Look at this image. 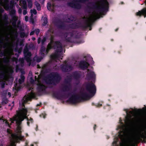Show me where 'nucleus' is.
I'll list each match as a JSON object with an SVG mask.
<instances>
[{
    "mask_svg": "<svg viewBox=\"0 0 146 146\" xmlns=\"http://www.w3.org/2000/svg\"><path fill=\"white\" fill-rule=\"evenodd\" d=\"M126 115L125 116L124 122H122L121 118H119V123L117 130H119L118 134L115 136L113 144L117 145L119 141L120 146H128V111H125Z\"/></svg>",
    "mask_w": 146,
    "mask_h": 146,
    "instance_id": "obj_1",
    "label": "nucleus"
},
{
    "mask_svg": "<svg viewBox=\"0 0 146 146\" xmlns=\"http://www.w3.org/2000/svg\"><path fill=\"white\" fill-rule=\"evenodd\" d=\"M99 3L100 5H96L94 2H91L90 4L92 5V7L90 6L88 7L90 9L96 10V12L100 14H103L108 11L109 3L107 0H100Z\"/></svg>",
    "mask_w": 146,
    "mask_h": 146,
    "instance_id": "obj_2",
    "label": "nucleus"
},
{
    "mask_svg": "<svg viewBox=\"0 0 146 146\" xmlns=\"http://www.w3.org/2000/svg\"><path fill=\"white\" fill-rule=\"evenodd\" d=\"M61 79V77L58 73L53 72L46 77L45 81L47 84H52L55 85L60 82Z\"/></svg>",
    "mask_w": 146,
    "mask_h": 146,
    "instance_id": "obj_3",
    "label": "nucleus"
},
{
    "mask_svg": "<svg viewBox=\"0 0 146 146\" xmlns=\"http://www.w3.org/2000/svg\"><path fill=\"white\" fill-rule=\"evenodd\" d=\"M143 134L140 129L136 130L130 139L128 137V146H135V144L139 142L141 138H143Z\"/></svg>",
    "mask_w": 146,
    "mask_h": 146,
    "instance_id": "obj_4",
    "label": "nucleus"
},
{
    "mask_svg": "<svg viewBox=\"0 0 146 146\" xmlns=\"http://www.w3.org/2000/svg\"><path fill=\"white\" fill-rule=\"evenodd\" d=\"M48 47L50 49H55L56 48V51L57 52H61L62 48V44L59 41H54V40H50V42L48 45Z\"/></svg>",
    "mask_w": 146,
    "mask_h": 146,
    "instance_id": "obj_5",
    "label": "nucleus"
},
{
    "mask_svg": "<svg viewBox=\"0 0 146 146\" xmlns=\"http://www.w3.org/2000/svg\"><path fill=\"white\" fill-rule=\"evenodd\" d=\"M89 0H74L68 3V6L72 8L80 9L81 8V5L78 2L84 3L88 1Z\"/></svg>",
    "mask_w": 146,
    "mask_h": 146,
    "instance_id": "obj_6",
    "label": "nucleus"
},
{
    "mask_svg": "<svg viewBox=\"0 0 146 146\" xmlns=\"http://www.w3.org/2000/svg\"><path fill=\"white\" fill-rule=\"evenodd\" d=\"M86 91L91 94V95H94L96 92V87L95 84L92 82L88 83L86 85Z\"/></svg>",
    "mask_w": 146,
    "mask_h": 146,
    "instance_id": "obj_7",
    "label": "nucleus"
},
{
    "mask_svg": "<svg viewBox=\"0 0 146 146\" xmlns=\"http://www.w3.org/2000/svg\"><path fill=\"white\" fill-rule=\"evenodd\" d=\"M67 61L65 60L64 64L60 65V68L62 71L64 72H69L73 69V66L67 63Z\"/></svg>",
    "mask_w": 146,
    "mask_h": 146,
    "instance_id": "obj_8",
    "label": "nucleus"
},
{
    "mask_svg": "<svg viewBox=\"0 0 146 146\" xmlns=\"http://www.w3.org/2000/svg\"><path fill=\"white\" fill-rule=\"evenodd\" d=\"M68 27L69 28L72 29L80 28L82 30H85L88 27V26L87 25H84L80 22H74L69 24Z\"/></svg>",
    "mask_w": 146,
    "mask_h": 146,
    "instance_id": "obj_9",
    "label": "nucleus"
},
{
    "mask_svg": "<svg viewBox=\"0 0 146 146\" xmlns=\"http://www.w3.org/2000/svg\"><path fill=\"white\" fill-rule=\"evenodd\" d=\"M35 96V94L31 91L30 94H26L25 96L22 99L23 106L25 107V104L27 103L29 101H31L32 98Z\"/></svg>",
    "mask_w": 146,
    "mask_h": 146,
    "instance_id": "obj_10",
    "label": "nucleus"
},
{
    "mask_svg": "<svg viewBox=\"0 0 146 146\" xmlns=\"http://www.w3.org/2000/svg\"><path fill=\"white\" fill-rule=\"evenodd\" d=\"M25 118L21 117L18 115H16L12 118H10V120L11 123H13L14 121H16V122L17 126H20L22 121H23Z\"/></svg>",
    "mask_w": 146,
    "mask_h": 146,
    "instance_id": "obj_11",
    "label": "nucleus"
},
{
    "mask_svg": "<svg viewBox=\"0 0 146 146\" xmlns=\"http://www.w3.org/2000/svg\"><path fill=\"white\" fill-rule=\"evenodd\" d=\"M24 59L28 62L31 63L32 59L31 57L32 56L31 53L29 51V50L27 47H25L24 48L23 51Z\"/></svg>",
    "mask_w": 146,
    "mask_h": 146,
    "instance_id": "obj_12",
    "label": "nucleus"
},
{
    "mask_svg": "<svg viewBox=\"0 0 146 146\" xmlns=\"http://www.w3.org/2000/svg\"><path fill=\"white\" fill-rule=\"evenodd\" d=\"M10 14L11 17V22L12 25L15 27L17 22L18 19V17L16 15V11L15 9H12L10 12Z\"/></svg>",
    "mask_w": 146,
    "mask_h": 146,
    "instance_id": "obj_13",
    "label": "nucleus"
},
{
    "mask_svg": "<svg viewBox=\"0 0 146 146\" xmlns=\"http://www.w3.org/2000/svg\"><path fill=\"white\" fill-rule=\"evenodd\" d=\"M53 23L54 25L58 28L64 29L65 27L64 23L60 19H55L53 21Z\"/></svg>",
    "mask_w": 146,
    "mask_h": 146,
    "instance_id": "obj_14",
    "label": "nucleus"
},
{
    "mask_svg": "<svg viewBox=\"0 0 146 146\" xmlns=\"http://www.w3.org/2000/svg\"><path fill=\"white\" fill-rule=\"evenodd\" d=\"M79 100H80L79 96L75 94L72 95L67 101L71 104H75Z\"/></svg>",
    "mask_w": 146,
    "mask_h": 146,
    "instance_id": "obj_15",
    "label": "nucleus"
},
{
    "mask_svg": "<svg viewBox=\"0 0 146 146\" xmlns=\"http://www.w3.org/2000/svg\"><path fill=\"white\" fill-rule=\"evenodd\" d=\"M92 96L86 92H81L79 96L80 99L81 100H89Z\"/></svg>",
    "mask_w": 146,
    "mask_h": 146,
    "instance_id": "obj_16",
    "label": "nucleus"
},
{
    "mask_svg": "<svg viewBox=\"0 0 146 146\" xmlns=\"http://www.w3.org/2000/svg\"><path fill=\"white\" fill-rule=\"evenodd\" d=\"M89 65L88 63L84 60L80 61L78 64L79 67L83 70L87 69Z\"/></svg>",
    "mask_w": 146,
    "mask_h": 146,
    "instance_id": "obj_17",
    "label": "nucleus"
},
{
    "mask_svg": "<svg viewBox=\"0 0 146 146\" xmlns=\"http://www.w3.org/2000/svg\"><path fill=\"white\" fill-rule=\"evenodd\" d=\"M37 90L39 93H42L45 90L46 88L45 86L42 84L39 81H38V83L37 84Z\"/></svg>",
    "mask_w": 146,
    "mask_h": 146,
    "instance_id": "obj_18",
    "label": "nucleus"
},
{
    "mask_svg": "<svg viewBox=\"0 0 146 146\" xmlns=\"http://www.w3.org/2000/svg\"><path fill=\"white\" fill-rule=\"evenodd\" d=\"M96 75L93 71H90L87 73L86 75V79L88 80H92L94 81L95 79Z\"/></svg>",
    "mask_w": 146,
    "mask_h": 146,
    "instance_id": "obj_19",
    "label": "nucleus"
},
{
    "mask_svg": "<svg viewBox=\"0 0 146 146\" xmlns=\"http://www.w3.org/2000/svg\"><path fill=\"white\" fill-rule=\"evenodd\" d=\"M65 40L66 42H71V38L74 36L73 32L66 33H65Z\"/></svg>",
    "mask_w": 146,
    "mask_h": 146,
    "instance_id": "obj_20",
    "label": "nucleus"
},
{
    "mask_svg": "<svg viewBox=\"0 0 146 146\" xmlns=\"http://www.w3.org/2000/svg\"><path fill=\"white\" fill-rule=\"evenodd\" d=\"M21 127L20 126H17V129L19 135L15 134H12L11 135V136L13 138L15 139H19L21 137V135H20V134H21Z\"/></svg>",
    "mask_w": 146,
    "mask_h": 146,
    "instance_id": "obj_21",
    "label": "nucleus"
},
{
    "mask_svg": "<svg viewBox=\"0 0 146 146\" xmlns=\"http://www.w3.org/2000/svg\"><path fill=\"white\" fill-rule=\"evenodd\" d=\"M49 48L47 46V48L46 49L44 46H42L41 47L40 50V55L42 56H44L45 55V54H47L50 49H49Z\"/></svg>",
    "mask_w": 146,
    "mask_h": 146,
    "instance_id": "obj_22",
    "label": "nucleus"
},
{
    "mask_svg": "<svg viewBox=\"0 0 146 146\" xmlns=\"http://www.w3.org/2000/svg\"><path fill=\"white\" fill-rule=\"evenodd\" d=\"M65 95V94H62L59 92H54L52 94L53 97L58 100H60L63 98Z\"/></svg>",
    "mask_w": 146,
    "mask_h": 146,
    "instance_id": "obj_23",
    "label": "nucleus"
},
{
    "mask_svg": "<svg viewBox=\"0 0 146 146\" xmlns=\"http://www.w3.org/2000/svg\"><path fill=\"white\" fill-rule=\"evenodd\" d=\"M72 77L75 80L77 81H78L80 78L81 76V74L80 72L76 71L72 73Z\"/></svg>",
    "mask_w": 146,
    "mask_h": 146,
    "instance_id": "obj_24",
    "label": "nucleus"
},
{
    "mask_svg": "<svg viewBox=\"0 0 146 146\" xmlns=\"http://www.w3.org/2000/svg\"><path fill=\"white\" fill-rule=\"evenodd\" d=\"M27 109L23 108L22 109L20 112L18 113L17 115L21 117L26 118L25 116L27 115Z\"/></svg>",
    "mask_w": 146,
    "mask_h": 146,
    "instance_id": "obj_25",
    "label": "nucleus"
},
{
    "mask_svg": "<svg viewBox=\"0 0 146 146\" xmlns=\"http://www.w3.org/2000/svg\"><path fill=\"white\" fill-rule=\"evenodd\" d=\"M137 16H141V15H143L145 17H146V8H144L141 11L136 13Z\"/></svg>",
    "mask_w": 146,
    "mask_h": 146,
    "instance_id": "obj_26",
    "label": "nucleus"
},
{
    "mask_svg": "<svg viewBox=\"0 0 146 146\" xmlns=\"http://www.w3.org/2000/svg\"><path fill=\"white\" fill-rule=\"evenodd\" d=\"M84 25H87L88 27L86 28L85 30H86V29L88 27H89V30H91L92 29L91 28V25L90 24L89 21L88 20H85V21L84 23V24H83Z\"/></svg>",
    "mask_w": 146,
    "mask_h": 146,
    "instance_id": "obj_27",
    "label": "nucleus"
},
{
    "mask_svg": "<svg viewBox=\"0 0 146 146\" xmlns=\"http://www.w3.org/2000/svg\"><path fill=\"white\" fill-rule=\"evenodd\" d=\"M72 75L68 76H67L65 80V82L67 84H69L70 86V82L72 80Z\"/></svg>",
    "mask_w": 146,
    "mask_h": 146,
    "instance_id": "obj_28",
    "label": "nucleus"
},
{
    "mask_svg": "<svg viewBox=\"0 0 146 146\" xmlns=\"http://www.w3.org/2000/svg\"><path fill=\"white\" fill-rule=\"evenodd\" d=\"M3 62L6 64H8L10 63L9 59L7 57H4L3 58Z\"/></svg>",
    "mask_w": 146,
    "mask_h": 146,
    "instance_id": "obj_29",
    "label": "nucleus"
},
{
    "mask_svg": "<svg viewBox=\"0 0 146 146\" xmlns=\"http://www.w3.org/2000/svg\"><path fill=\"white\" fill-rule=\"evenodd\" d=\"M19 33L20 37L22 38H23L25 37H27L28 36V35L24 32H19Z\"/></svg>",
    "mask_w": 146,
    "mask_h": 146,
    "instance_id": "obj_30",
    "label": "nucleus"
},
{
    "mask_svg": "<svg viewBox=\"0 0 146 146\" xmlns=\"http://www.w3.org/2000/svg\"><path fill=\"white\" fill-rule=\"evenodd\" d=\"M74 19V17L73 16L71 15L68 18L67 21L68 23H70L73 21Z\"/></svg>",
    "mask_w": 146,
    "mask_h": 146,
    "instance_id": "obj_31",
    "label": "nucleus"
},
{
    "mask_svg": "<svg viewBox=\"0 0 146 146\" xmlns=\"http://www.w3.org/2000/svg\"><path fill=\"white\" fill-rule=\"evenodd\" d=\"M35 4L37 9L38 11H40L41 9V7L40 4L37 1H35Z\"/></svg>",
    "mask_w": 146,
    "mask_h": 146,
    "instance_id": "obj_32",
    "label": "nucleus"
},
{
    "mask_svg": "<svg viewBox=\"0 0 146 146\" xmlns=\"http://www.w3.org/2000/svg\"><path fill=\"white\" fill-rule=\"evenodd\" d=\"M25 77L23 75H21V78L19 79L18 80V82L19 84H21L23 83L25 80Z\"/></svg>",
    "mask_w": 146,
    "mask_h": 146,
    "instance_id": "obj_33",
    "label": "nucleus"
},
{
    "mask_svg": "<svg viewBox=\"0 0 146 146\" xmlns=\"http://www.w3.org/2000/svg\"><path fill=\"white\" fill-rule=\"evenodd\" d=\"M8 16L6 14L4 15L3 17V19L4 20V21L7 23V24H9V22L8 21Z\"/></svg>",
    "mask_w": 146,
    "mask_h": 146,
    "instance_id": "obj_34",
    "label": "nucleus"
},
{
    "mask_svg": "<svg viewBox=\"0 0 146 146\" xmlns=\"http://www.w3.org/2000/svg\"><path fill=\"white\" fill-rule=\"evenodd\" d=\"M48 23V19L46 17H44L43 18V23L42 25L43 26H45Z\"/></svg>",
    "mask_w": 146,
    "mask_h": 146,
    "instance_id": "obj_35",
    "label": "nucleus"
},
{
    "mask_svg": "<svg viewBox=\"0 0 146 146\" xmlns=\"http://www.w3.org/2000/svg\"><path fill=\"white\" fill-rule=\"evenodd\" d=\"M70 89L69 86L67 85H64L62 88L63 91L65 92L67 90H69Z\"/></svg>",
    "mask_w": 146,
    "mask_h": 146,
    "instance_id": "obj_36",
    "label": "nucleus"
},
{
    "mask_svg": "<svg viewBox=\"0 0 146 146\" xmlns=\"http://www.w3.org/2000/svg\"><path fill=\"white\" fill-rule=\"evenodd\" d=\"M28 6L29 8L31 9L32 7L33 6V3L31 0H28Z\"/></svg>",
    "mask_w": 146,
    "mask_h": 146,
    "instance_id": "obj_37",
    "label": "nucleus"
},
{
    "mask_svg": "<svg viewBox=\"0 0 146 146\" xmlns=\"http://www.w3.org/2000/svg\"><path fill=\"white\" fill-rule=\"evenodd\" d=\"M8 102V100L6 97H4L2 99V103L3 104H7Z\"/></svg>",
    "mask_w": 146,
    "mask_h": 146,
    "instance_id": "obj_38",
    "label": "nucleus"
},
{
    "mask_svg": "<svg viewBox=\"0 0 146 146\" xmlns=\"http://www.w3.org/2000/svg\"><path fill=\"white\" fill-rule=\"evenodd\" d=\"M47 39L46 37L45 36H44L43 37L42 40H41V45L42 46L44 45V43Z\"/></svg>",
    "mask_w": 146,
    "mask_h": 146,
    "instance_id": "obj_39",
    "label": "nucleus"
},
{
    "mask_svg": "<svg viewBox=\"0 0 146 146\" xmlns=\"http://www.w3.org/2000/svg\"><path fill=\"white\" fill-rule=\"evenodd\" d=\"M18 44H17L16 46L15 49V50L16 52H17L19 53H20L21 51V49L17 47Z\"/></svg>",
    "mask_w": 146,
    "mask_h": 146,
    "instance_id": "obj_40",
    "label": "nucleus"
},
{
    "mask_svg": "<svg viewBox=\"0 0 146 146\" xmlns=\"http://www.w3.org/2000/svg\"><path fill=\"white\" fill-rule=\"evenodd\" d=\"M19 62H20L21 65H23L24 64V58H20L19 59Z\"/></svg>",
    "mask_w": 146,
    "mask_h": 146,
    "instance_id": "obj_41",
    "label": "nucleus"
},
{
    "mask_svg": "<svg viewBox=\"0 0 146 146\" xmlns=\"http://www.w3.org/2000/svg\"><path fill=\"white\" fill-rule=\"evenodd\" d=\"M5 73L3 72H0V79L3 78L5 76Z\"/></svg>",
    "mask_w": 146,
    "mask_h": 146,
    "instance_id": "obj_42",
    "label": "nucleus"
},
{
    "mask_svg": "<svg viewBox=\"0 0 146 146\" xmlns=\"http://www.w3.org/2000/svg\"><path fill=\"white\" fill-rule=\"evenodd\" d=\"M58 55L57 54H55L53 55H51V57L53 59H56L58 57Z\"/></svg>",
    "mask_w": 146,
    "mask_h": 146,
    "instance_id": "obj_43",
    "label": "nucleus"
},
{
    "mask_svg": "<svg viewBox=\"0 0 146 146\" xmlns=\"http://www.w3.org/2000/svg\"><path fill=\"white\" fill-rule=\"evenodd\" d=\"M12 8L11 6H9L8 4H7L6 5L5 9L6 10H8L9 9H11Z\"/></svg>",
    "mask_w": 146,
    "mask_h": 146,
    "instance_id": "obj_44",
    "label": "nucleus"
},
{
    "mask_svg": "<svg viewBox=\"0 0 146 146\" xmlns=\"http://www.w3.org/2000/svg\"><path fill=\"white\" fill-rule=\"evenodd\" d=\"M30 12L31 13H32L33 14H34L35 15H36L37 13V11L35 9L31 10Z\"/></svg>",
    "mask_w": 146,
    "mask_h": 146,
    "instance_id": "obj_45",
    "label": "nucleus"
},
{
    "mask_svg": "<svg viewBox=\"0 0 146 146\" xmlns=\"http://www.w3.org/2000/svg\"><path fill=\"white\" fill-rule=\"evenodd\" d=\"M51 6V4L50 3H48L47 4V9L48 10H49Z\"/></svg>",
    "mask_w": 146,
    "mask_h": 146,
    "instance_id": "obj_46",
    "label": "nucleus"
},
{
    "mask_svg": "<svg viewBox=\"0 0 146 146\" xmlns=\"http://www.w3.org/2000/svg\"><path fill=\"white\" fill-rule=\"evenodd\" d=\"M29 22L30 23H31L32 24H33L35 23L34 18H30Z\"/></svg>",
    "mask_w": 146,
    "mask_h": 146,
    "instance_id": "obj_47",
    "label": "nucleus"
},
{
    "mask_svg": "<svg viewBox=\"0 0 146 146\" xmlns=\"http://www.w3.org/2000/svg\"><path fill=\"white\" fill-rule=\"evenodd\" d=\"M42 59V57L41 58H39V57L37 58H36V62H40L41 61V60Z\"/></svg>",
    "mask_w": 146,
    "mask_h": 146,
    "instance_id": "obj_48",
    "label": "nucleus"
},
{
    "mask_svg": "<svg viewBox=\"0 0 146 146\" xmlns=\"http://www.w3.org/2000/svg\"><path fill=\"white\" fill-rule=\"evenodd\" d=\"M35 33L36 35H38L39 32H40V30L39 29H36L35 31Z\"/></svg>",
    "mask_w": 146,
    "mask_h": 146,
    "instance_id": "obj_49",
    "label": "nucleus"
},
{
    "mask_svg": "<svg viewBox=\"0 0 146 146\" xmlns=\"http://www.w3.org/2000/svg\"><path fill=\"white\" fill-rule=\"evenodd\" d=\"M5 56V53L4 52H1L0 53V57H2Z\"/></svg>",
    "mask_w": 146,
    "mask_h": 146,
    "instance_id": "obj_50",
    "label": "nucleus"
},
{
    "mask_svg": "<svg viewBox=\"0 0 146 146\" xmlns=\"http://www.w3.org/2000/svg\"><path fill=\"white\" fill-rule=\"evenodd\" d=\"M22 8L23 9H27V5H24L22 6Z\"/></svg>",
    "mask_w": 146,
    "mask_h": 146,
    "instance_id": "obj_51",
    "label": "nucleus"
},
{
    "mask_svg": "<svg viewBox=\"0 0 146 146\" xmlns=\"http://www.w3.org/2000/svg\"><path fill=\"white\" fill-rule=\"evenodd\" d=\"M27 9L24 10L23 12V14L24 15H25L27 13Z\"/></svg>",
    "mask_w": 146,
    "mask_h": 146,
    "instance_id": "obj_52",
    "label": "nucleus"
},
{
    "mask_svg": "<svg viewBox=\"0 0 146 146\" xmlns=\"http://www.w3.org/2000/svg\"><path fill=\"white\" fill-rule=\"evenodd\" d=\"M4 11V9L2 8H0V13H2Z\"/></svg>",
    "mask_w": 146,
    "mask_h": 146,
    "instance_id": "obj_53",
    "label": "nucleus"
},
{
    "mask_svg": "<svg viewBox=\"0 0 146 146\" xmlns=\"http://www.w3.org/2000/svg\"><path fill=\"white\" fill-rule=\"evenodd\" d=\"M96 106L97 107H100L102 106V104H97L96 105Z\"/></svg>",
    "mask_w": 146,
    "mask_h": 146,
    "instance_id": "obj_54",
    "label": "nucleus"
},
{
    "mask_svg": "<svg viewBox=\"0 0 146 146\" xmlns=\"http://www.w3.org/2000/svg\"><path fill=\"white\" fill-rule=\"evenodd\" d=\"M2 40L0 39V44H3V40H4V38L3 37H2Z\"/></svg>",
    "mask_w": 146,
    "mask_h": 146,
    "instance_id": "obj_55",
    "label": "nucleus"
},
{
    "mask_svg": "<svg viewBox=\"0 0 146 146\" xmlns=\"http://www.w3.org/2000/svg\"><path fill=\"white\" fill-rule=\"evenodd\" d=\"M41 42V38L39 37L38 39L37 42L39 44Z\"/></svg>",
    "mask_w": 146,
    "mask_h": 146,
    "instance_id": "obj_56",
    "label": "nucleus"
},
{
    "mask_svg": "<svg viewBox=\"0 0 146 146\" xmlns=\"http://www.w3.org/2000/svg\"><path fill=\"white\" fill-rule=\"evenodd\" d=\"M22 10L21 9L19 8L18 10V13L19 14H21L22 13Z\"/></svg>",
    "mask_w": 146,
    "mask_h": 146,
    "instance_id": "obj_57",
    "label": "nucleus"
},
{
    "mask_svg": "<svg viewBox=\"0 0 146 146\" xmlns=\"http://www.w3.org/2000/svg\"><path fill=\"white\" fill-rule=\"evenodd\" d=\"M29 121H30L31 123H32L33 122V120L32 118L30 117L29 119Z\"/></svg>",
    "mask_w": 146,
    "mask_h": 146,
    "instance_id": "obj_58",
    "label": "nucleus"
},
{
    "mask_svg": "<svg viewBox=\"0 0 146 146\" xmlns=\"http://www.w3.org/2000/svg\"><path fill=\"white\" fill-rule=\"evenodd\" d=\"M35 32V31H33L31 32L30 33V35H34Z\"/></svg>",
    "mask_w": 146,
    "mask_h": 146,
    "instance_id": "obj_59",
    "label": "nucleus"
},
{
    "mask_svg": "<svg viewBox=\"0 0 146 146\" xmlns=\"http://www.w3.org/2000/svg\"><path fill=\"white\" fill-rule=\"evenodd\" d=\"M25 20L27 22L28 21V17L27 16H25Z\"/></svg>",
    "mask_w": 146,
    "mask_h": 146,
    "instance_id": "obj_60",
    "label": "nucleus"
},
{
    "mask_svg": "<svg viewBox=\"0 0 146 146\" xmlns=\"http://www.w3.org/2000/svg\"><path fill=\"white\" fill-rule=\"evenodd\" d=\"M45 0H39L40 3L42 4H43L44 3Z\"/></svg>",
    "mask_w": 146,
    "mask_h": 146,
    "instance_id": "obj_61",
    "label": "nucleus"
},
{
    "mask_svg": "<svg viewBox=\"0 0 146 146\" xmlns=\"http://www.w3.org/2000/svg\"><path fill=\"white\" fill-rule=\"evenodd\" d=\"M22 3L23 5H27L26 2L25 0L23 1L22 2Z\"/></svg>",
    "mask_w": 146,
    "mask_h": 146,
    "instance_id": "obj_62",
    "label": "nucleus"
},
{
    "mask_svg": "<svg viewBox=\"0 0 146 146\" xmlns=\"http://www.w3.org/2000/svg\"><path fill=\"white\" fill-rule=\"evenodd\" d=\"M31 83H33L34 82V79L32 78H31Z\"/></svg>",
    "mask_w": 146,
    "mask_h": 146,
    "instance_id": "obj_63",
    "label": "nucleus"
},
{
    "mask_svg": "<svg viewBox=\"0 0 146 146\" xmlns=\"http://www.w3.org/2000/svg\"><path fill=\"white\" fill-rule=\"evenodd\" d=\"M50 40H54V37L53 36H52L50 38Z\"/></svg>",
    "mask_w": 146,
    "mask_h": 146,
    "instance_id": "obj_64",
    "label": "nucleus"
}]
</instances>
